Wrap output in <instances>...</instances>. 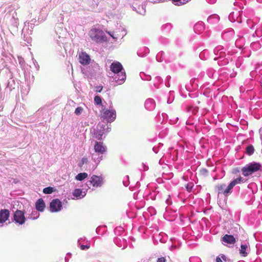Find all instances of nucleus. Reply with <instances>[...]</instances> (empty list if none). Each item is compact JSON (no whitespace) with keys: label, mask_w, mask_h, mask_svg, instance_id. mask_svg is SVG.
I'll return each mask as SVG.
<instances>
[{"label":"nucleus","mask_w":262,"mask_h":262,"mask_svg":"<svg viewBox=\"0 0 262 262\" xmlns=\"http://www.w3.org/2000/svg\"><path fill=\"white\" fill-rule=\"evenodd\" d=\"M89 182L91 184H92L94 187H100L103 184V178L101 176L93 175Z\"/></svg>","instance_id":"13"},{"label":"nucleus","mask_w":262,"mask_h":262,"mask_svg":"<svg viewBox=\"0 0 262 262\" xmlns=\"http://www.w3.org/2000/svg\"><path fill=\"white\" fill-rule=\"evenodd\" d=\"M152 150H153V151H154L156 154H157V153H158V150L157 148V147H154L152 148Z\"/></svg>","instance_id":"47"},{"label":"nucleus","mask_w":262,"mask_h":262,"mask_svg":"<svg viewBox=\"0 0 262 262\" xmlns=\"http://www.w3.org/2000/svg\"><path fill=\"white\" fill-rule=\"evenodd\" d=\"M33 26L32 24H30L29 22H26L24 25V28L22 30V35H24V38L28 43L31 40L30 37L29 36L32 33V29H33Z\"/></svg>","instance_id":"7"},{"label":"nucleus","mask_w":262,"mask_h":262,"mask_svg":"<svg viewBox=\"0 0 262 262\" xmlns=\"http://www.w3.org/2000/svg\"><path fill=\"white\" fill-rule=\"evenodd\" d=\"M39 216V213L36 210H33L32 213L29 215L28 217L30 219L35 220L38 218Z\"/></svg>","instance_id":"29"},{"label":"nucleus","mask_w":262,"mask_h":262,"mask_svg":"<svg viewBox=\"0 0 262 262\" xmlns=\"http://www.w3.org/2000/svg\"><path fill=\"white\" fill-rule=\"evenodd\" d=\"M62 208L61 202L58 199H53L50 203V210L51 212H59Z\"/></svg>","instance_id":"8"},{"label":"nucleus","mask_w":262,"mask_h":262,"mask_svg":"<svg viewBox=\"0 0 262 262\" xmlns=\"http://www.w3.org/2000/svg\"><path fill=\"white\" fill-rule=\"evenodd\" d=\"M101 118L105 120L107 122H113L116 118V110L113 108V104L111 102L108 109L104 108L101 112Z\"/></svg>","instance_id":"4"},{"label":"nucleus","mask_w":262,"mask_h":262,"mask_svg":"<svg viewBox=\"0 0 262 262\" xmlns=\"http://www.w3.org/2000/svg\"><path fill=\"white\" fill-rule=\"evenodd\" d=\"M170 79V76H167L166 77V80H169Z\"/></svg>","instance_id":"53"},{"label":"nucleus","mask_w":262,"mask_h":262,"mask_svg":"<svg viewBox=\"0 0 262 262\" xmlns=\"http://www.w3.org/2000/svg\"><path fill=\"white\" fill-rule=\"evenodd\" d=\"M72 194L77 199H80L85 196L86 191H82L81 189H75L73 191Z\"/></svg>","instance_id":"19"},{"label":"nucleus","mask_w":262,"mask_h":262,"mask_svg":"<svg viewBox=\"0 0 262 262\" xmlns=\"http://www.w3.org/2000/svg\"><path fill=\"white\" fill-rule=\"evenodd\" d=\"M239 15V12H231L228 16L229 19L231 21H237L239 22V20H241V18H238Z\"/></svg>","instance_id":"23"},{"label":"nucleus","mask_w":262,"mask_h":262,"mask_svg":"<svg viewBox=\"0 0 262 262\" xmlns=\"http://www.w3.org/2000/svg\"><path fill=\"white\" fill-rule=\"evenodd\" d=\"M165 84L167 86H169V83H166Z\"/></svg>","instance_id":"57"},{"label":"nucleus","mask_w":262,"mask_h":262,"mask_svg":"<svg viewBox=\"0 0 262 262\" xmlns=\"http://www.w3.org/2000/svg\"><path fill=\"white\" fill-rule=\"evenodd\" d=\"M222 241L229 244H233L235 243V237L232 235L226 234L222 238Z\"/></svg>","instance_id":"22"},{"label":"nucleus","mask_w":262,"mask_h":262,"mask_svg":"<svg viewBox=\"0 0 262 262\" xmlns=\"http://www.w3.org/2000/svg\"><path fill=\"white\" fill-rule=\"evenodd\" d=\"M36 209L38 211H43L45 208V203L42 199H39L35 204Z\"/></svg>","instance_id":"21"},{"label":"nucleus","mask_w":262,"mask_h":262,"mask_svg":"<svg viewBox=\"0 0 262 262\" xmlns=\"http://www.w3.org/2000/svg\"><path fill=\"white\" fill-rule=\"evenodd\" d=\"M201 172L203 174H207L208 173V170L206 169L203 168L201 170Z\"/></svg>","instance_id":"44"},{"label":"nucleus","mask_w":262,"mask_h":262,"mask_svg":"<svg viewBox=\"0 0 262 262\" xmlns=\"http://www.w3.org/2000/svg\"><path fill=\"white\" fill-rule=\"evenodd\" d=\"M259 3H262V0H257Z\"/></svg>","instance_id":"58"},{"label":"nucleus","mask_w":262,"mask_h":262,"mask_svg":"<svg viewBox=\"0 0 262 262\" xmlns=\"http://www.w3.org/2000/svg\"><path fill=\"white\" fill-rule=\"evenodd\" d=\"M9 211L7 209H1L0 210V227L4 225V223L6 222L9 217Z\"/></svg>","instance_id":"15"},{"label":"nucleus","mask_w":262,"mask_h":262,"mask_svg":"<svg viewBox=\"0 0 262 262\" xmlns=\"http://www.w3.org/2000/svg\"><path fill=\"white\" fill-rule=\"evenodd\" d=\"M13 219L15 222L19 225H23L25 223L26 217L24 212L19 210H17L14 213Z\"/></svg>","instance_id":"9"},{"label":"nucleus","mask_w":262,"mask_h":262,"mask_svg":"<svg viewBox=\"0 0 262 262\" xmlns=\"http://www.w3.org/2000/svg\"><path fill=\"white\" fill-rule=\"evenodd\" d=\"M156 106V102L152 98L147 99L145 102V107L148 111H152Z\"/></svg>","instance_id":"17"},{"label":"nucleus","mask_w":262,"mask_h":262,"mask_svg":"<svg viewBox=\"0 0 262 262\" xmlns=\"http://www.w3.org/2000/svg\"><path fill=\"white\" fill-rule=\"evenodd\" d=\"M100 127L102 128V126ZM104 127L105 126H104L103 127ZM91 133L93 137L96 138L98 140H102L105 138V137L103 136L104 128H103V129L99 128V125H98L96 128H94Z\"/></svg>","instance_id":"12"},{"label":"nucleus","mask_w":262,"mask_h":262,"mask_svg":"<svg viewBox=\"0 0 262 262\" xmlns=\"http://www.w3.org/2000/svg\"><path fill=\"white\" fill-rule=\"evenodd\" d=\"M260 168L261 165L259 163H249L242 168V174L245 177H248L258 171Z\"/></svg>","instance_id":"5"},{"label":"nucleus","mask_w":262,"mask_h":262,"mask_svg":"<svg viewBox=\"0 0 262 262\" xmlns=\"http://www.w3.org/2000/svg\"><path fill=\"white\" fill-rule=\"evenodd\" d=\"M233 35V32L232 30H230L227 32H225L222 34V37L224 39L228 40L230 38H231Z\"/></svg>","instance_id":"26"},{"label":"nucleus","mask_w":262,"mask_h":262,"mask_svg":"<svg viewBox=\"0 0 262 262\" xmlns=\"http://www.w3.org/2000/svg\"><path fill=\"white\" fill-rule=\"evenodd\" d=\"M176 246H171V247H170V250H172L173 249H176Z\"/></svg>","instance_id":"51"},{"label":"nucleus","mask_w":262,"mask_h":262,"mask_svg":"<svg viewBox=\"0 0 262 262\" xmlns=\"http://www.w3.org/2000/svg\"><path fill=\"white\" fill-rule=\"evenodd\" d=\"M33 62L34 67H35V69H36V70H38L39 68V64H38L37 62L34 59H33Z\"/></svg>","instance_id":"41"},{"label":"nucleus","mask_w":262,"mask_h":262,"mask_svg":"<svg viewBox=\"0 0 262 262\" xmlns=\"http://www.w3.org/2000/svg\"><path fill=\"white\" fill-rule=\"evenodd\" d=\"M190 262H193L194 261H196V262H200L201 260L199 257H190L189 258Z\"/></svg>","instance_id":"39"},{"label":"nucleus","mask_w":262,"mask_h":262,"mask_svg":"<svg viewBox=\"0 0 262 262\" xmlns=\"http://www.w3.org/2000/svg\"><path fill=\"white\" fill-rule=\"evenodd\" d=\"M91 157L92 160L97 165L100 161L103 159V155L99 154L95 151L94 153L91 154Z\"/></svg>","instance_id":"20"},{"label":"nucleus","mask_w":262,"mask_h":262,"mask_svg":"<svg viewBox=\"0 0 262 262\" xmlns=\"http://www.w3.org/2000/svg\"><path fill=\"white\" fill-rule=\"evenodd\" d=\"M165 27H167L168 28H171V25L170 24H166L165 25Z\"/></svg>","instance_id":"50"},{"label":"nucleus","mask_w":262,"mask_h":262,"mask_svg":"<svg viewBox=\"0 0 262 262\" xmlns=\"http://www.w3.org/2000/svg\"><path fill=\"white\" fill-rule=\"evenodd\" d=\"M83 111V108L81 106H79L75 109L74 113L76 115H80L82 113Z\"/></svg>","instance_id":"36"},{"label":"nucleus","mask_w":262,"mask_h":262,"mask_svg":"<svg viewBox=\"0 0 262 262\" xmlns=\"http://www.w3.org/2000/svg\"><path fill=\"white\" fill-rule=\"evenodd\" d=\"M94 151L104 155L107 151V147L102 142L95 141L94 145Z\"/></svg>","instance_id":"11"},{"label":"nucleus","mask_w":262,"mask_h":262,"mask_svg":"<svg viewBox=\"0 0 262 262\" xmlns=\"http://www.w3.org/2000/svg\"><path fill=\"white\" fill-rule=\"evenodd\" d=\"M107 33L114 39H118L122 36L123 37L126 35V32L124 28L116 29L114 32H107Z\"/></svg>","instance_id":"14"},{"label":"nucleus","mask_w":262,"mask_h":262,"mask_svg":"<svg viewBox=\"0 0 262 262\" xmlns=\"http://www.w3.org/2000/svg\"><path fill=\"white\" fill-rule=\"evenodd\" d=\"M204 29V23L202 21L198 23L194 26V30L195 32L199 33V31H201Z\"/></svg>","instance_id":"25"},{"label":"nucleus","mask_w":262,"mask_h":262,"mask_svg":"<svg viewBox=\"0 0 262 262\" xmlns=\"http://www.w3.org/2000/svg\"><path fill=\"white\" fill-rule=\"evenodd\" d=\"M144 52L146 53H147L149 52V49L146 48V47H144Z\"/></svg>","instance_id":"48"},{"label":"nucleus","mask_w":262,"mask_h":262,"mask_svg":"<svg viewBox=\"0 0 262 262\" xmlns=\"http://www.w3.org/2000/svg\"><path fill=\"white\" fill-rule=\"evenodd\" d=\"M88 173L86 172H82L78 173L75 177L76 180L81 181L88 177Z\"/></svg>","instance_id":"27"},{"label":"nucleus","mask_w":262,"mask_h":262,"mask_svg":"<svg viewBox=\"0 0 262 262\" xmlns=\"http://www.w3.org/2000/svg\"><path fill=\"white\" fill-rule=\"evenodd\" d=\"M216 262H223L221 259L220 257H217L216 258Z\"/></svg>","instance_id":"49"},{"label":"nucleus","mask_w":262,"mask_h":262,"mask_svg":"<svg viewBox=\"0 0 262 262\" xmlns=\"http://www.w3.org/2000/svg\"><path fill=\"white\" fill-rule=\"evenodd\" d=\"M155 80L157 81L158 82L161 83L162 81V78L160 76H156L155 77Z\"/></svg>","instance_id":"43"},{"label":"nucleus","mask_w":262,"mask_h":262,"mask_svg":"<svg viewBox=\"0 0 262 262\" xmlns=\"http://www.w3.org/2000/svg\"><path fill=\"white\" fill-rule=\"evenodd\" d=\"M111 70L114 73L113 78L118 84L123 83L126 79V74L122 64L118 61L114 62L111 65Z\"/></svg>","instance_id":"1"},{"label":"nucleus","mask_w":262,"mask_h":262,"mask_svg":"<svg viewBox=\"0 0 262 262\" xmlns=\"http://www.w3.org/2000/svg\"><path fill=\"white\" fill-rule=\"evenodd\" d=\"M126 246H124L122 249H124L126 247Z\"/></svg>","instance_id":"60"},{"label":"nucleus","mask_w":262,"mask_h":262,"mask_svg":"<svg viewBox=\"0 0 262 262\" xmlns=\"http://www.w3.org/2000/svg\"><path fill=\"white\" fill-rule=\"evenodd\" d=\"M166 202L168 205L171 204L172 201L170 199V196H169V198L166 200Z\"/></svg>","instance_id":"45"},{"label":"nucleus","mask_w":262,"mask_h":262,"mask_svg":"<svg viewBox=\"0 0 262 262\" xmlns=\"http://www.w3.org/2000/svg\"><path fill=\"white\" fill-rule=\"evenodd\" d=\"M222 259H224V260H226V256H225V255H222Z\"/></svg>","instance_id":"52"},{"label":"nucleus","mask_w":262,"mask_h":262,"mask_svg":"<svg viewBox=\"0 0 262 262\" xmlns=\"http://www.w3.org/2000/svg\"><path fill=\"white\" fill-rule=\"evenodd\" d=\"M141 78L144 80L149 81L151 79V76L148 75H146L144 73L141 72L140 73Z\"/></svg>","instance_id":"33"},{"label":"nucleus","mask_w":262,"mask_h":262,"mask_svg":"<svg viewBox=\"0 0 262 262\" xmlns=\"http://www.w3.org/2000/svg\"><path fill=\"white\" fill-rule=\"evenodd\" d=\"M163 53H164L163 52H161L157 54V55L156 56V59H157V61H158L159 62L162 61V59H159V57H161V56H162Z\"/></svg>","instance_id":"40"},{"label":"nucleus","mask_w":262,"mask_h":262,"mask_svg":"<svg viewBox=\"0 0 262 262\" xmlns=\"http://www.w3.org/2000/svg\"><path fill=\"white\" fill-rule=\"evenodd\" d=\"M89 35L91 39L97 42L101 43L105 40V36L104 32L97 28H93L89 32Z\"/></svg>","instance_id":"3"},{"label":"nucleus","mask_w":262,"mask_h":262,"mask_svg":"<svg viewBox=\"0 0 262 262\" xmlns=\"http://www.w3.org/2000/svg\"><path fill=\"white\" fill-rule=\"evenodd\" d=\"M94 103L97 105H100L102 104V100L101 97L99 96H96L94 97Z\"/></svg>","instance_id":"34"},{"label":"nucleus","mask_w":262,"mask_h":262,"mask_svg":"<svg viewBox=\"0 0 262 262\" xmlns=\"http://www.w3.org/2000/svg\"><path fill=\"white\" fill-rule=\"evenodd\" d=\"M250 252V247L249 242L244 241L242 242L239 253L241 256L246 257Z\"/></svg>","instance_id":"10"},{"label":"nucleus","mask_w":262,"mask_h":262,"mask_svg":"<svg viewBox=\"0 0 262 262\" xmlns=\"http://www.w3.org/2000/svg\"><path fill=\"white\" fill-rule=\"evenodd\" d=\"M192 187H193V184L190 183H188L186 186V188L187 189V191H190L192 188Z\"/></svg>","instance_id":"38"},{"label":"nucleus","mask_w":262,"mask_h":262,"mask_svg":"<svg viewBox=\"0 0 262 262\" xmlns=\"http://www.w3.org/2000/svg\"><path fill=\"white\" fill-rule=\"evenodd\" d=\"M219 20V17L217 15H210L208 17L207 21L211 24L216 23Z\"/></svg>","instance_id":"24"},{"label":"nucleus","mask_w":262,"mask_h":262,"mask_svg":"<svg viewBox=\"0 0 262 262\" xmlns=\"http://www.w3.org/2000/svg\"><path fill=\"white\" fill-rule=\"evenodd\" d=\"M224 48L222 47H216L214 50V53L217 56V57H215L214 59H216V58H223L225 56V53L224 52Z\"/></svg>","instance_id":"18"},{"label":"nucleus","mask_w":262,"mask_h":262,"mask_svg":"<svg viewBox=\"0 0 262 262\" xmlns=\"http://www.w3.org/2000/svg\"><path fill=\"white\" fill-rule=\"evenodd\" d=\"M66 31L63 29L62 25L60 23L56 26L55 31L52 35L57 43L60 45L62 43L64 38L66 37Z\"/></svg>","instance_id":"6"},{"label":"nucleus","mask_w":262,"mask_h":262,"mask_svg":"<svg viewBox=\"0 0 262 262\" xmlns=\"http://www.w3.org/2000/svg\"><path fill=\"white\" fill-rule=\"evenodd\" d=\"M22 60H23V58H21L20 59H19V62L21 64V63L22 62Z\"/></svg>","instance_id":"56"},{"label":"nucleus","mask_w":262,"mask_h":262,"mask_svg":"<svg viewBox=\"0 0 262 262\" xmlns=\"http://www.w3.org/2000/svg\"><path fill=\"white\" fill-rule=\"evenodd\" d=\"M190 0H172L173 3L175 5L180 6L182 5L185 4Z\"/></svg>","instance_id":"30"},{"label":"nucleus","mask_w":262,"mask_h":262,"mask_svg":"<svg viewBox=\"0 0 262 262\" xmlns=\"http://www.w3.org/2000/svg\"><path fill=\"white\" fill-rule=\"evenodd\" d=\"M165 258L164 257L158 258L157 260V262H165Z\"/></svg>","instance_id":"42"},{"label":"nucleus","mask_w":262,"mask_h":262,"mask_svg":"<svg viewBox=\"0 0 262 262\" xmlns=\"http://www.w3.org/2000/svg\"><path fill=\"white\" fill-rule=\"evenodd\" d=\"M88 161V160L86 158H82L79 164V166L80 167L82 166L84 163H86Z\"/></svg>","instance_id":"37"},{"label":"nucleus","mask_w":262,"mask_h":262,"mask_svg":"<svg viewBox=\"0 0 262 262\" xmlns=\"http://www.w3.org/2000/svg\"><path fill=\"white\" fill-rule=\"evenodd\" d=\"M102 86H98V87H97L96 88V91L98 92H101V91H102Z\"/></svg>","instance_id":"46"},{"label":"nucleus","mask_w":262,"mask_h":262,"mask_svg":"<svg viewBox=\"0 0 262 262\" xmlns=\"http://www.w3.org/2000/svg\"><path fill=\"white\" fill-rule=\"evenodd\" d=\"M254 151V147L252 145H250L246 147V153L250 156L252 155Z\"/></svg>","instance_id":"32"},{"label":"nucleus","mask_w":262,"mask_h":262,"mask_svg":"<svg viewBox=\"0 0 262 262\" xmlns=\"http://www.w3.org/2000/svg\"><path fill=\"white\" fill-rule=\"evenodd\" d=\"M15 85V81L13 79H10L8 81L7 88L9 89L10 91H11L12 89H14V85Z\"/></svg>","instance_id":"31"},{"label":"nucleus","mask_w":262,"mask_h":262,"mask_svg":"<svg viewBox=\"0 0 262 262\" xmlns=\"http://www.w3.org/2000/svg\"><path fill=\"white\" fill-rule=\"evenodd\" d=\"M85 240V238H81L80 239H79L78 241V245H79L80 246V248L81 249V250H87V249H89L90 247V244H87V245H80V242L82 241H84Z\"/></svg>","instance_id":"28"},{"label":"nucleus","mask_w":262,"mask_h":262,"mask_svg":"<svg viewBox=\"0 0 262 262\" xmlns=\"http://www.w3.org/2000/svg\"><path fill=\"white\" fill-rule=\"evenodd\" d=\"M53 191V188L52 187H47L43 189V192L45 194H51Z\"/></svg>","instance_id":"35"},{"label":"nucleus","mask_w":262,"mask_h":262,"mask_svg":"<svg viewBox=\"0 0 262 262\" xmlns=\"http://www.w3.org/2000/svg\"><path fill=\"white\" fill-rule=\"evenodd\" d=\"M65 262H69V259L67 257L65 258Z\"/></svg>","instance_id":"54"},{"label":"nucleus","mask_w":262,"mask_h":262,"mask_svg":"<svg viewBox=\"0 0 262 262\" xmlns=\"http://www.w3.org/2000/svg\"><path fill=\"white\" fill-rule=\"evenodd\" d=\"M3 108L1 106H0V112L2 110Z\"/></svg>","instance_id":"59"},{"label":"nucleus","mask_w":262,"mask_h":262,"mask_svg":"<svg viewBox=\"0 0 262 262\" xmlns=\"http://www.w3.org/2000/svg\"><path fill=\"white\" fill-rule=\"evenodd\" d=\"M243 181V178L239 177L232 181L227 187H226L225 184H218L215 187V190L217 192L218 195L220 194H223L225 196H227L232 192V190L234 186L236 184L241 183Z\"/></svg>","instance_id":"2"},{"label":"nucleus","mask_w":262,"mask_h":262,"mask_svg":"<svg viewBox=\"0 0 262 262\" xmlns=\"http://www.w3.org/2000/svg\"><path fill=\"white\" fill-rule=\"evenodd\" d=\"M90 56L85 52H81L79 54V61L82 65H88L90 62Z\"/></svg>","instance_id":"16"},{"label":"nucleus","mask_w":262,"mask_h":262,"mask_svg":"<svg viewBox=\"0 0 262 262\" xmlns=\"http://www.w3.org/2000/svg\"><path fill=\"white\" fill-rule=\"evenodd\" d=\"M137 54H138V55L139 56H143V55H140V53L139 51H138V52Z\"/></svg>","instance_id":"55"}]
</instances>
